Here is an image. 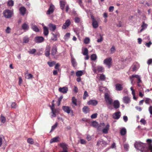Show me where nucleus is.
I'll use <instances>...</instances> for the list:
<instances>
[{"instance_id": "1", "label": "nucleus", "mask_w": 152, "mask_h": 152, "mask_svg": "<svg viewBox=\"0 0 152 152\" xmlns=\"http://www.w3.org/2000/svg\"><path fill=\"white\" fill-rule=\"evenodd\" d=\"M134 147L137 150H140L141 152H148L150 150L152 152V145L150 144L148 146L140 141H136L134 144Z\"/></svg>"}, {"instance_id": "42", "label": "nucleus", "mask_w": 152, "mask_h": 152, "mask_svg": "<svg viewBox=\"0 0 152 152\" xmlns=\"http://www.w3.org/2000/svg\"><path fill=\"white\" fill-rule=\"evenodd\" d=\"M36 50L35 49H30L28 51V53L30 54H33L36 52Z\"/></svg>"}, {"instance_id": "60", "label": "nucleus", "mask_w": 152, "mask_h": 152, "mask_svg": "<svg viewBox=\"0 0 152 152\" xmlns=\"http://www.w3.org/2000/svg\"><path fill=\"white\" fill-rule=\"evenodd\" d=\"M60 65L58 63H57L55 65V68L56 69H57L58 70H59V67L60 66Z\"/></svg>"}, {"instance_id": "47", "label": "nucleus", "mask_w": 152, "mask_h": 152, "mask_svg": "<svg viewBox=\"0 0 152 152\" xmlns=\"http://www.w3.org/2000/svg\"><path fill=\"white\" fill-rule=\"evenodd\" d=\"M0 120L1 122H2L3 123H5L6 121L5 118L2 115H1Z\"/></svg>"}, {"instance_id": "56", "label": "nucleus", "mask_w": 152, "mask_h": 152, "mask_svg": "<svg viewBox=\"0 0 152 152\" xmlns=\"http://www.w3.org/2000/svg\"><path fill=\"white\" fill-rule=\"evenodd\" d=\"M110 50L111 53L112 54L115 51V49L114 46H113L110 48Z\"/></svg>"}, {"instance_id": "58", "label": "nucleus", "mask_w": 152, "mask_h": 152, "mask_svg": "<svg viewBox=\"0 0 152 152\" xmlns=\"http://www.w3.org/2000/svg\"><path fill=\"white\" fill-rule=\"evenodd\" d=\"M77 2L79 4L81 7H83V5L82 4V0H77Z\"/></svg>"}, {"instance_id": "64", "label": "nucleus", "mask_w": 152, "mask_h": 152, "mask_svg": "<svg viewBox=\"0 0 152 152\" xmlns=\"http://www.w3.org/2000/svg\"><path fill=\"white\" fill-rule=\"evenodd\" d=\"M149 111L150 114L152 115V106H150L149 108Z\"/></svg>"}, {"instance_id": "12", "label": "nucleus", "mask_w": 152, "mask_h": 152, "mask_svg": "<svg viewBox=\"0 0 152 152\" xmlns=\"http://www.w3.org/2000/svg\"><path fill=\"white\" fill-rule=\"evenodd\" d=\"M123 100L124 103L129 104L130 102V98L128 96H125L123 97Z\"/></svg>"}, {"instance_id": "53", "label": "nucleus", "mask_w": 152, "mask_h": 152, "mask_svg": "<svg viewBox=\"0 0 152 152\" xmlns=\"http://www.w3.org/2000/svg\"><path fill=\"white\" fill-rule=\"evenodd\" d=\"M99 78L100 80L102 81L104 80L105 79V76L103 74L101 75Z\"/></svg>"}, {"instance_id": "6", "label": "nucleus", "mask_w": 152, "mask_h": 152, "mask_svg": "<svg viewBox=\"0 0 152 152\" xmlns=\"http://www.w3.org/2000/svg\"><path fill=\"white\" fill-rule=\"evenodd\" d=\"M55 9V7L54 6L53 4H51L46 12V14L48 15H49L53 13Z\"/></svg>"}, {"instance_id": "29", "label": "nucleus", "mask_w": 152, "mask_h": 152, "mask_svg": "<svg viewBox=\"0 0 152 152\" xmlns=\"http://www.w3.org/2000/svg\"><path fill=\"white\" fill-rule=\"evenodd\" d=\"M71 62L72 66L75 67L77 65V63L74 57H72V59H71Z\"/></svg>"}, {"instance_id": "4", "label": "nucleus", "mask_w": 152, "mask_h": 152, "mask_svg": "<svg viewBox=\"0 0 152 152\" xmlns=\"http://www.w3.org/2000/svg\"><path fill=\"white\" fill-rule=\"evenodd\" d=\"M92 70L94 73H96L98 71L99 72H103L104 70V68L102 66H98L96 67H93L92 68Z\"/></svg>"}, {"instance_id": "23", "label": "nucleus", "mask_w": 152, "mask_h": 152, "mask_svg": "<svg viewBox=\"0 0 152 152\" xmlns=\"http://www.w3.org/2000/svg\"><path fill=\"white\" fill-rule=\"evenodd\" d=\"M148 26V25L145 23L144 22H143L142 23V24L141 26L142 28L140 31V32H142L143 30L146 29Z\"/></svg>"}, {"instance_id": "8", "label": "nucleus", "mask_w": 152, "mask_h": 152, "mask_svg": "<svg viewBox=\"0 0 152 152\" xmlns=\"http://www.w3.org/2000/svg\"><path fill=\"white\" fill-rule=\"evenodd\" d=\"M44 40V38L42 37H36L34 39V41L37 43H40Z\"/></svg>"}, {"instance_id": "51", "label": "nucleus", "mask_w": 152, "mask_h": 152, "mask_svg": "<svg viewBox=\"0 0 152 152\" xmlns=\"http://www.w3.org/2000/svg\"><path fill=\"white\" fill-rule=\"evenodd\" d=\"M88 50L86 48H85L84 49V51L83 52V54L84 55H87L88 54Z\"/></svg>"}, {"instance_id": "19", "label": "nucleus", "mask_w": 152, "mask_h": 152, "mask_svg": "<svg viewBox=\"0 0 152 152\" xmlns=\"http://www.w3.org/2000/svg\"><path fill=\"white\" fill-rule=\"evenodd\" d=\"M120 103L119 101L118 100H115L113 102V107L114 108L117 109L120 107Z\"/></svg>"}, {"instance_id": "27", "label": "nucleus", "mask_w": 152, "mask_h": 152, "mask_svg": "<svg viewBox=\"0 0 152 152\" xmlns=\"http://www.w3.org/2000/svg\"><path fill=\"white\" fill-rule=\"evenodd\" d=\"M31 28L34 31L36 32H38L39 31V29L37 26L33 24L31 25Z\"/></svg>"}, {"instance_id": "35", "label": "nucleus", "mask_w": 152, "mask_h": 152, "mask_svg": "<svg viewBox=\"0 0 152 152\" xmlns=\"http://www.w3.org/2000/svg\"><path fill=\"white\" fill-rule=\"evenodd\" d=\"M51 113H53L52 115L51 116V118H53V117H55L56 116V113L57 112V110H51Z\"/></svg>"}, {"instance_id": "7", "label": "nucleus", "mask_w": 152, "mask_h": 152, "mask_svg": "<svg viewBox=\"0 0 152 152\" xmlns=\"http://www.w3.org/2000/svg\"><path fill=\"white\" fill-rule=\"evenodd\" d=\"M112 58H107L104 61V63L108 66V68H110L111 64Z\"/></svg>"}, {"instance_id": "63", "label": "nucleus", "mask_w": 152, "mask_h": 152, "mask_svg": "<svg viewBox=\"0 0 152 152\" xmlns=\"http://www.w3.org/2000/svg\"><path fill=\"white\" fill-rule=\"evenodd\" d=\"M114 7L113 6H110L109 9V10L110 12H112L114 10Z\"/></svg>"}, {"instance_id": "26", "label": "nucleus", "mask_w": 152, "mask_h": 152, "mask_svg": "<svg viewBox=\"0 0 152 152\" xmlns=\"http://www.w3.org/2000/svg\"><path fill=\"white\" fill-rule=\"evenodd\" d=\"M23 29L25 31H26L28 30L29 28V27L28 24L26 23H23L22 27Z\"/></svg>"}, {"instance_id": "11", "label": "nucleus", "mask_w": 152, "mask_h": 152, "mask_svg": "<svg viewBox=\"0 0 152 152\" xmlns=\"http://www.w3.org/2000/svg\"><path fill=\"white\" fill-rule=\"evenodd\" d=\"M121 115V112L119 111L115 112L113 115V117L114 119H118Z\"/></svg>"}, {"instance_id": "44", "label": "nucleus", "mask_w": 152, "mask_h": 152, "mask_svg": "<svg viewBox=\"0 0 152 152\" xmlns=\"http://www.w3.org/2000/svg\"><path fill=\"white\" fill-rule=\"evenodd\" d=\"M91 125L92 126L95 127H97V126L98 125V124L96 121H94L92 122Z\"/></svg>"}, {"instance_id": "33", "label": "nucleus", "mask_w": 152, "mask_h": 152, "mask_svg": "<svg viewBox=\"0 0 152 152\" xmlns=\"http://www.w3.org/2000/svg\"><path fill=\"white\" fill-rule=\"evenodd\" d=\"M120 132L121 135L123 136L125 135L126 133V129L125 128L121 129Z\"/></svg>"}, {"instance_id": "5", "label": "nucleus", "mask_w": 152, "mask_h": 152, "mask_svg": "<svg viewBox=\"0 0 152 152\" xmlns=\"http://www.w3.org/2000/svg\"><path fill=\"white\" fill-rule=\"evenodd\" d=\"M62 107V109L66 113L68 114H69L71 112L72 113V115H73V111L70 107L64 106Z\"/></svg>"}, {"instance_id": "17", "label": "nucleus", "mask_w": 152, "mask_h": 152, "mask_svg": "<svg viewBox=\"0 0 152 152\" xmlns=\"http://www.w3.org/2000/svg\"><path fill=\"white\" fill-rule=\"evenodd\" d=\"M19 10L21 15L23 16L26 13V9L24 7H22L19 8Z\"/></svg>"}, {"instance_id": "45", "label": "nucleus", "mask_w": 152, "mask_h": 152, "mask_svg": "<svg viewBox=\"0 0 152 152\" xmlns=\"http://www.w3.org/2000/svg\"><path fill=\"white\" fill-rule=\"evenodd\" d=\"M72 102L75 106H76L77 105V99L75 97H72Z\"/></svg>"}, {"instance_id": "40", "label": "nucleus", "mask_w": 152, "mask_h": 152, "mask_svg": "<svg viewBox=\"0 0 152 152\" xmlns=\"http://www.w3.org/2000/svg\"><path fill=\"white\" fill-rule=\"evenodd\" d=\"M97 58L96 55L95 54H93L91 56V59L92 61H95Z\"/></svg>"}, {"instance_id": "13", "label": "nucleus", "mask_w": 152, "mask_h": 152, "mask_svg": "<svg viewBox=\"0 0 152 152\" xmlns=\"http://www.w3.org/2000/svg\"><path fill=\"white\" fill-rule=\"evenodd\" d=\"M68 91V88L66 87H64L62 88L60 87L59 88V91L63 94L66 93Z\"/></svg>"}, {"instance_id": "32", "label": "nucleus", "mask_w": 152, "mask_h": 152, "mask_svg": "<svg viewBox=\"0 0 152 152\" xmlns=\"http://www.w3.org/2000/svg\"><path fill=\"white\" fill-rule=\"evenodd\" d=\"M60 7L61 9L63 10L64 9V7L66 4V2L64 1H60Z\"/></svg>"}, {"instance_id": "9", "label": "nucleus", "mask_w": 152, "mask_h": 152, "mask_svg": "<svg viewBox=\"0 0 152 152\" xmlns=\"http://www.w3.org/2000/svg\"><path fill=\"white\" fill-rule=\"evenodd\" d=\"M107 145V143L104 141L102 139L99 140L97 142V145L99 146L100 145H101L102 147H105Z\"/></svg>"}, {"instance_id": "2", "label": "nucleus", "mask_w": 152, "mask_h": 152, "mask_svg": "<svg viewBox=\"0 0 152 152\" xmlns=\"http://www.w3.org/2000/svg\"><path fill=\"white\" fill-rule=\"evenodd\" d=\"M104 98L108 106L111 105L113 103V100L111 98H110L107 93L105 94Z\"/></svg>"}, {"instance_id": "37", "label": "nucleus", "mask_w": 152, "mask_h": 152, "mask_svg": "<svg viewBox=\"0 0 152 152\" xmlns=\"http://www.w3.org/2000/svg\"><path fill=\"white\" fill-rule=\"evenodd\" d=\"M52 34L53 35V37L51 38V39L52 40L54 41L57 40V36L58 34V33L56 34H55L53 33H52Z\"/></svg>"}, {"instance_id": "14", "label": "nucleus", "mask_w": 152, "mask_h": 152, "mask_svg": "<svg viewBox=\"0 0 152 152\" xmlns=\"http://www.w3.org/2000/svg\"><path fill=\"white\" fill-rule=\"evenodd\" d=\"M50 30L51 31H54L56 29V25L55 24L50 23L48 25Z\"/></svg>"}, {"instance_id": "3", "label": "nucleus", "mask_w": 152, "mask_h": 152, "mask_svg": "<svg viewBox=\"0 0 152 152\" xmlns=\"http://www.w3.org/2000/svg\"><path fill=\"white\" fill-rule=\"evenodd\" d=\"M3 14L6 18H9L12 17V13L10 10H6L4 11Z\"/></svg>"}, {"instance_id": "43", "label": "nucleus", "mask_w": 152, "mask_h": 152, "mask_svg": "<svg viewBox=\"0 0 152 152\" xmlns=\"http://www.w3.org/2000/svg\"><path fill=\"white\" fill-rule=\"evenodd\" d=\"M27 141L28 143L31 144H32L34 143V140L32 138H28L27 140Z\"/></svg>"}, {"instance_id": "62", "label": "nucleus", "mask_w": 152, "mask_h": 152, "mask_svg": "<svg viewBox=\"0 0 152 152\" xmlns=\"http://www.w3.org/2000/svg\"><path fill=\"white\" fill-rule=\"evenodd\" d=\"M140 122L144 125L146 123V121L143 118L140 120Z\"/></svg>"}, {"instance_id": "10", "label": "nucleus", "mask_w": 152, "mask_h": 152, "mask_svg": "<svg viewBox=\"0 0 152 152\" xmlns=\"http://www.w3.org/2000/svg\"><path fill=\"white\" fill-rule=\"evenodd\" d=\"M50 47L49 45H48L46 46L45 51V56L48 57L49 56L50 54Z\"/></svg>"}, {"instance_id": "20", "label": "nucleus", "mask_w": 152, "mask_h": 152, "mask_svg": "<svg viewBox=\"0 0 152 152\" xmlns=\"http://www.w3.org/2000/svg\"><path fill=\"white\" fill-rule=\"evenodd\" d=\"M57 48L56 46H53L52 47L51 51V54L53 56H55L57 52Z\"/></svg>"}, {"instance_id": "34", "label": "nucleus", "mask_w": 152, "mask_h": 152, "mask_svg": "<svg viewBox=\"0 0 152 152\" xmlns=\"http://www.w3.org/2000/svg\"><path fill=\"white\" fill-rule=\"evenodd\" d=\"M25 77L28 79H29L33 78V76L31 74L26 73L25 74Z\"/></svg>"}, {"instance_id": "22", "label": "nucleus", "mask_w": 152, "mask_h": 152, "mask_svg": "<svg viewBox=\"0 0 152 152\" xmlns=\"http://www.w3.org/2000/svg\"><path fill=\"white\" fill-rule=\"evenodd\" d=\"M92 26L94 28H96L98 26V22L94 18L92 19Z\"/></svg>"}, {"instance_id": "30", "label": "nucleus", "mask_w": 152, "mask_h": 152, "mask_svg": "<svg viewBox=\"0 0 152 152\" xmlns=\"http://www.w3.org/2000/svg\"><path fill=\"white\" fill-rule=\"evenodd\" d=\"M83 111L85 114L87 113L90 111L89 108L87 106H84L82 109Z\"/></svg>"}, {"instance_id": "59", "label": "nucleus", "mask_w": 152, "mask_h": 152, "mask_svg": "<svg viewBox=\"0 0 152 152\" xmlns=\"http://www.w3.org/2000/svg\"><path fill=\"white\" fill-rule=\"evenodd\" d=\"M16 107V104L15 102H13L12 103L11 107L12 108H15Z\"/></svg>"}, {"instance_id": "16", "label": "nucleus", "mask_w": 152, "mask_h": 152, "mask_svg": "<svg viewBox=\"0 0 152 152\" xmlns=\"http://www.w3.org/2000/svg\"><path fill=\"white\" fill-rule=\"evenodd\" d=\"M98 104V101L95 100H91L88 101V105H92L93 106H96Z\"/></svg>"}, {"instance_id": "21", "label": "nucleus", "mask_w": 152, "mask_h": 152, "mask_svg": "<svg viewBox=\"0 0 152 152\" xmlns=\"http://www.w3.org/2000/svg\"><path fill=\"white\" fill-rule=\"evenodd\" d=\"M60 146L62 148L63 150H64L65 152H66V151H67V145L64 143L60 144Z\"/></svg>"}, {"instance_id": "61", "label": "nucleus", "mask_w": 152, "mask_h": 152, "mask_svg": "<svg viewBox=\"0 0 152 152\" xmlns=\"http://www.w3.org/2000/svg\"><path fill=\"white\" fill-rule=\"evenodd\" d=\"M75 22L76 23H78L80 21V19L78 17H76L75 18Z\"/></svg>"}, {"instance_id": "25", "label": "nucleus", "mask_w": 152, "mask_h": 152, "mask_svg": "<svg viewBox=\"0 0 152 152\" xmlns=\"http://www.w3.org/2000/svg\"><path fill=\"white\" fill-rule=\"evenodd\" d=\"M43 28L44 35L45 36H48L49 33L48 29V27L46 26H44L43 27Z\"/></svg>"}, {"instance_id": "38", "label": "nucleus", "mask_w": 152, "mask_h": 152, "mask_svg": "<svg viewBox=\"0 0 152 152\" xmlns=\"http://www.w3.org/2000/svg\"><path fill=\"white\" fill-rule=\"evenodd\" d=\"M140 77V76L139 75H133L131 77H130V80L131 81V83H132L133 81V78L134 77H135L137 78V79H138V78H139Z\"/></svg>"}, {"instance_id": "41", "label": "nucleus", "mask_w": 152, "mask_h": 152, "mask_svg": "<svg viewBox=\"0 0 152 152\" xmlns=\"http://www.w3.org/2000/svg\"><path fill=\"white\" fill-rule=\"evenodd\" d=\"M14 4V1L12 0L9 1L7 3V5L8 6H12Z\"/></svg>"}, {"instance_id": "48", "label": "nucleus", "mask_w": 152, "mask_h": 152, "mask_svg": "<svg viewBox=\"0 0 152 152\" xmlns=\"http://www.w3.org/2000/svg\"><path fill=\"white\" fill-rule=\"evenodd\" d=\"M70 36V33H67L64 37V39L65 40H68Z\"/></svg>"}, {"instance_id": "46", "label": "nucleus", "mask_w": 152, "mask_h": 152, "mask_svg": "<svg viewBox=\"0 0 152 152\" xmlns=\"http://www.w3.org/2000/svg\"><path fill=\"white\" fill-rule=\"evenodd\" d=\"M58 125V123H56L53 126L51 127V129L50 131V132H51L52 131H53L54 129L56 128Z\"/></svg>"}, {"instance_id": "18", "label": "nucleus", "mask_w": 152, "mask_h": 152, "mask_svg": "<svg viewBox=\"0 0 152 152\" xmlns=\"http://www.w3.org/2000/svg\"><path fill=\"white\" fill-rule=\"evenodd\" d=\"M115 89L117 91H120L122 90V85L119 83H117L115 85Z\"/></svg>"}, {"instance_id": "55", "label": "nucleus", "mask_w": 152, "mask_h": 152, "mask_svg": "<svg viewBox=\"0 0 152 152\" xmlns=\"http://www.w3.org/2000/svg\"><path fill=\"white\" fill-rule=\"evenodd\" d=\"M97 113H94L91 115V117L92 119L96 118H97Z\"/></svg>"}, {"instance_id": "24", "label": "nucleus", "mask_w": 152, "mask_h": 152, "mask_svg": "<svg viewBox=\"0 0 152 152\" xmlns=\"http://www.w3.org/2000/svg\"><path fill=\"white\" fill-rule=\"evenodd\" d=\"M110 125L109 124H107L106 125L105 128L102 130V132L104 134H107L108 133V131L109 129Z\"/></svg>"}, {"instance_id": "39", "label": "nucleus", "mask_w": 152, "mask_h": 152, "mask_svg": "<svg viewBox=\"0 0 152 152\" xmlns=\"http://www.w3.org/2000/svg\"><path fill=\"white\" fill-rule=\"evenodd\" d=\"M76 75L78 77L82 76L83 74V72L82 71H78L76 73Z\"/></svg>"}, {"instance_id": "49", "label": "nucleus", "mask_w": 152, "mask_h": 152, "mask_svg": "<svg viewBox=\"0 0 152 152\" xmlns=\"http://www.w3.org/2000/svg\"><path fill=\"white\" fill-rule=\"evenodd\" d=\"M56 62L53 61L51 62H48L47 63L50 67H52L55 64Z\"/></svg>"}, {"instance_id": "31", "label": "nucleus", "mask_w": 152, "mask_h": 152, "mask_svg": "<svg viewBox=\"0 0 152 152\" xmlns=\"http://www.w3.org/2000/svg\"><path fill=\"white\" fill-rule=\"evenodd\" d=\"M104 126V123H100L99 124H98L97 126V129L99 131L101 130Z\"/></svg>"}, {"instance_id": "57", "label": "nucleus", "mask_w": 152, "mask_h": 152, "mask_svg": "<svg viewBox=\"0 0 152 152\" xmlns=\"http://www.w3.org/2000/svg\"><path fill=\"white\" fill-rule=\"evenodd\" d=\"M124 149L126 150L127 151H128V150L129 148V145L127 144H125L124 145Z\"/></svg>"}, {"instance_id": "50", "label": "nucleus", "mask_w": 152, "mask_h": 152, "mask_svg": "<svg viewBox=\"0 0 152 152\" xmlns=\"http://www.w3.org/2000/svg\"><path fill=\"white\" fill-rule=\"evenodd\" d=\"M90 40L89 38L86 37L84 40V43L86 44H88L90 42Z\"/></svg>"}, {"instance_id": "54", "label": "nucleus", "mask_w": 152, "mask_h": 152, "mask_svg": "<svg viewBox=\"0 0 152 152\" xmlns=\"http://www.w3.org/2000/svg\"><path fill=\"white\" fill-rule=\"evenodd\" d=\"M88 96V94L87 92L86 91H85L83 96V99H85L86 97Z\"/></svg>"}, {"instance_id": "15", "label": "nucleus", "mask_w": 152, "mask_h": 152, "mask_svg": "<svg viewBox=\"0 0 152 152\" xmlns=\"http://www.w3.org/2000/svg\"><path fill=\"white\" fill-rule=\"evenodd\" d=\"M70 23V22L69 20H67L63 24L62 26V28L65 29L69 26Z\"/></svg>"}, {"instance_id": "28", "label": "nucleus", "mask_w": 152, "mask_h": 152, "mask_svg": "<svg viewBox=\"0 0 152 152\" xmlns=\"http://www.w3.org/2000/svg\"><path fill=\"white\" fill-rule=\"evenodd\" d=\"M59 138L58 136L56 137L51 139L50 141V143H52L53 142H58V139Z\"/></svg>"}, {"instance_id": "52", "label": "nucleus", "mask_w": 152, "mask_h": 152, "mask_svg": "<svg viewBox=\"0 0 152 152\" xmlns=\"http://www.w3.org/2000/svg\"><path fill=\"white\" fill-rule=\"evenodd\" d=\"M29 41V39L27 37H25L23 38V42L25 43H28Z\"/></svg>"}, {"instance_id": "36", "label": "nucleus", "mask_w": 152, "mask_h": 152, "mask_svg": "<svg viewBox=\"0 0 152 152\" xmlns=\"http://www.w3.org/2000/svg\"><path fill=\"white\" fill-rule=\"evenodd\" d=\"M145 103L148 104H149L152 102V100L149 98H146L145 100Z\"/></svg>"}]
</instances>
